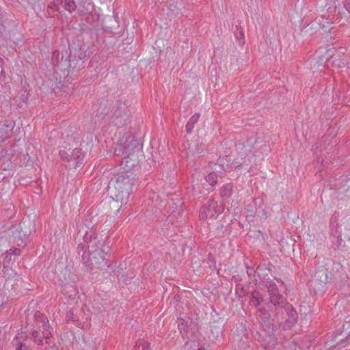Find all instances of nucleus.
Segmentation results:
<instances>
[{
  "label": "nucleus",
  "instance_id": "7",
  "mask_svg": "<svg viewBox=\"0 0 350 350\" xmlns=\"http://www.w3.org/2000/svg\"><path fill=\"white\" fill-rule=\"evenodd\" d=\"M266 286L269 295V302L267 303L268 308L273 312L280 306L286 304L287 301L285 297L280 294L278 286L273 282H267Z\"/></svg>",
  "mask_w": 350,
  "mask_h": 350
},
{
  "label": "nucleus",
  "instance_id": "6",
  "mask_svg": "<svg viewBox=\"0 0 350 350\" xmlns=\"http://www.w3.org/2000/svg\"><path fill=\"white\" fill-rule=\"evenodd\" d=\"M273 312H274L273 318L278 322L285 320L290 325H294L297 323L298 314L295 308L287 301L286 304L275 309Z\"/></svg>",
  "mask_w": 350,
  "mask_h": 350
},
{
  "label": "nucleus",
  "instance_id": "24",
  "mask_svg": "<svg viewBox=\"0 0 350 350\" xmlns=\"http://www.w3.org/2000/svg\"><path fill=\"white\" fill-rule=\"evenodd\" d=\"M338 184H336V186L340 185L341 187H347V188L350 187V174L342 176L338 180Z\"/></svg>",
  "mask_w": 350,
  "mask_h": 350
},
{
  "label": "nucleus",
  "instance_id": "25",
  "mask_svg": "<svg viewBox=\"0 0 350 350\" xmlns=\"http://www.w3.org/2000/svg\"><path fill=\"white\" fill-rule=\"evenodd\" d=\"M66 318L68 323L71 322L75 323L79 321L78 316L75 314L72 310H69L66 312Z\"/></svg>",
  "mask_w": 350,
  "mask_h": 350
},
{
  "label": "nucleus",
  "instance_id": "28",
  "mask_svg": "<svg viewBox=\"0 0 350 350\" xmlns=\"http://www.w3.org/2000/svg\"><path fill=\"white\" fill-rule=\"evenodd\" d=\"M59 156L62 160L70 162V154H69L67 151L60 150Z\"/></svg>",
  "mask_w": 350,
  "mask_h": 350
},
{
  "label": "nucleus",
  "instance_id": "12",
  "mask_svg": "<svg viewBox=\"0 0 350 350\" xmlns=\"http://www.w3.org/2000/svg\"><path fill=\"white\" fill-rule=\"evenodd\" d=\"M28 340L29 336L27 334L20 333L14 338L12 345L16 347L15 350H28L29 349Z\"/></svg>",
  "mask_w": 350,
  "mask_h": 350
},
{
  "label": "nucleus",
  "instance_id": "27",
  "mask_svg": "<svg viewBox=\"0 0 350 350\" xmlns=\"http://www.w3.org/2000/svg\"><path fill=\"white\" fill-rule=\"evenodd\" d=\"M178 328L179 329L182 330L185 328L186 326H187V321L185 320V318L180 316V317L178 318Z\"/></svg>",
  "mask_w": 350,
  "mask_h": 350
},
{
  "label": "nucleus",
  "instance_id": "37",
  "mask_svg": "<svg viewBox=\"0 0 350 350\" xmlns=\"http://www.w3.org/2000/svg\"><path fill=\"white\" fill-rule=\"evenodd\" d=\"M344 6L345 9L350 13V0H345Z\"/></svg>",
  "mask_w": 350,
  "mask_h": 350
},
{
  "label": "nucleus",
  "instance_id": "17",
  "mask_svg": "<svg viewBox=\"0 0 350 350\" xmlns=\"http://www.w3.org/2000/svg\"><path fill=\"white\" fill-rule=\"evenodd\" d=\"M334 244L336 246V248L338 250H343L347 247L350 244V238H347L346 237L344 239L342 238V235L340 234L336 237V241H334Z\"/></svg>",
  "mask_w": 350,
  "mask_h": 350
},
{
  "label": "nucleus",
  "instance_id": "15",
  "mask_svg": "<svg viewBox=\"0 0 350 350\" xmlns=\"http://www.w3.org/2000/svg\"><path fill=\"white\" fill-rule=\"evenodd\" d=\"M189 149L196 154H202L205 152L206 145L204 139L198 137L195 142L189 145Z\"/></svg>",
  "mask_w": 350,
  "mask_h": 350
},
{
  "label": "nucleus",
  "instance_id": "26",
  "mask_svg": "<svg viewBox=\"0 0 350 350\" xmlns=\"http://www.w3.org/2000/svg\"><path fill=\"white\" fill-rule=\"evenodd\" d=\"M235 293L239 297H242L245 295L246 291L243 285L237 284L235 288Z\"/></svg>",
  "mask_w": 350,
  "mask_h": 350
},
{
  "label": "nucleus",
  "instance_id": "44",
  "mask_svg": "<svg viewBox=\"0 0 350 350\" xmlns=\"http://www.w3.org/2000/svg\"><path fill=\"white\" fill-rule=\"evenodd\" d=\"M31 1H33V2H36L37 0H31Z\"/></svg>",
  "mask_w": 350,
  "mask_h": 350
},
{
  "label": "nucleus",
  "instance_id": "11",
  "mask_svg": "<svg viewBox=\"0 0 350 350\" xmlns=\"http://www.w3.org/2000/svg\"><path fill=\"white\" fill-rule=\"evenodd\" d=\"M247 142L253 145L254 148V155L256 157H259L263 154H267L270 150L267 142L262 139L259 140V137H257L254 142L249 139Z\"/></svg>",
  "mask_w": 350,
  "mask_h": 350
},
{
  "label": "nucleus",
  "instance_id": "2",
  "mask_svg": "<svg viewBox=\"0 0 350 350\" xmlns=\"http://www.w3.org/2000/svg\"><path fill=\"white\" fill-rule=\"evenodd\" d=\"M143 142L141 137L131 133H125L119 140L118 146L115 149L116 155H120L124 159L127 167L135 165L136 161L135 154L142 151Z\"/></svg>",
  "mask_w": 350,
  "mask_h": 350
},
{
  "label": "nucleus",
  "instance_id": "3",
  "mask_svg": "<svg viewBox=\"0 0 350 350\" xmlns=\"http://www.w3.org/2000/svg\"><path fill=\"white\" fill-rule=\"evenodd\" d=\"M138 180L135 175L131 171H127L122 173L113 181L109 182V188L111 185L113 187L116 192L114 196L116 201L123 202L126 201L133 191V187L137 183Z\"/></svg>",
  "mask_w": 350,
  "mask_h": 350
},
{
  "label": "nucleus",
  "instance_id": "16",
  "mask_svg": "<svg viewBox=\"0 0 350 350\" xmlns=\"http://www.w3.org/2000/svg\"><path fill=\"white\" fill-rule=\"evenodd\" d=\"M84 154L80 148H75L70 154V162H73L72 165L76 167L83 163Z\"/></svg>",
  "mask_w": 350,
  "mask_h": 350
},
{
  "label": "nucleus",
  "instance_id": "21",
  "mask_svg": "<svg viewBox=\"0 0 350 350\" xmlns=\"http://www.w3.org/2000/svg\"><path fill=\"white\" fill-rule=\"evenodd\" d=\"M234 35L240 45L243 46L245 44V34L243 29L241 27L236 25Z\"/></svg>",
  "mask_w": 350,
  "mask_h": 350
},
{
  "label": "nucleus",
  "instance_id": "30",
  "mask_svg": "<svg viewBox=\"0 0 350 350\" xmlns=\"http://www.w3.org/2000/svg\"><path fill=\"white\" fill-rule=\"evenodd\" d=\"M144 342V340H138L133 347V350H142L143 347V345Z\"/></svg>",
  "mask_w": 350,
  "mask_h": 350
},
{
  "label": "nucleus",
  "instance_id": "31",
  "mask_svg": "<svg viewBox=\"0 0 350 350\" xmlns=\"http://www.w3.org/2000/svg\"><path fill=\"white\" fill-rule=\"evenodd\" d=\"M114 18V20L116 21V22H119L120 20H122L124 21H125L126 19V18H123V16H122L121 18L119 16V12H116L115 10L113 11V16H112Z\"/></svg>",
  "mask_w": 350,
  "mask_h": 350
},
{
  "label": "nucleus",
  "instance_id": "32",
  "mask_svg": "<svg viewBox=\"0 0 350 350\" xmlns=\"http://www.w3.org/2000/svg\"><path fill=\"white\" fill-rule=\"evenodd\" d=\"M8 252H10V255L19 256L21 253V250L18 248H11Z\"/></svg>",
  "mask_w": 350,
  "mask_h": 350
},
{
  "label": "nucleus",
  "instance_id": "13",
  "mask_svg": "<svg viewBox=\"0 0 350 350\" xmlns=\"http://www.w3.org/2000/svg\"><path fill=\"white\" fill-rule=\"evenodd\" d=\"M36 317L37 318L38 323H42V327L43 329L42 336L43 337L44 339L46 340V342H47L46 340L49 339L52 336V333L49 323V320L42 314H40L38 316L36 315Z\"/></svg>",
  "mask_w": 350,
  "mask_h": 350
},
{
  "label": "nucleus",
  "instance_id": "33",
  "mask_svg": "<svg viewBox=\"0 0 350 350\" xmlns=\"http://www.w3.org/2000/svg\"><path fill=\"white\" fill-rule=\"evenodd\" d=\"M242 160H243V159L237 158V159L234 160V161L232 162V165H233L234 167H239L243 163Z\"/></svg>",
  "mask_w": 350,
  "mask_h": 350
},
{
  "label": "nucleus",
  "instance_id": "39",
  "mask_svg": "<svg viewBox=\"0 0 350 350\" xmlns=\"http://www.w3.org/2000/svg\"><path fill=\"white\" fill-rule=\"evenodd\" d=\"M6 13L5 12H1L0 13V22H3V21H8V19L5 17L6 16Z\"/></svg>",
  "mask_w": 350,
  "mask_h": 350
},
{
  "label": "nucleus",
  "instance_id": "18",
  "mask_svg": "<svg viewBox=\"0 0 350 350\" xmlns=\"http://www.w3.org/2000/svg\"><path fill=\"white\" fill-rule=\"evenodd\" d=\"M233 186L231 183L224 185L220 189L221 198L225 200L228 199L232 193Z\"/></svg>",
  "mask_w": 350,
  "mask_h": 350
},
{
  "label": "nucleus",
  "instance_id": "4",
  "mask_svg": "<svg viewBox=\"0 0 350 350\" xmlns=\"http://www.w3.org/2000/svg\"><path fill=\"white\" fill-rule=\"evenodd\" d=\"M94 0H79V8L75 15V20L85 21L86 22H95L96 21H105V18H100L99 16L95 18Z\"/></svg>",
  "mask_w": 350,
  "mask_h": 350
},
{
  "label": "nucleus",
  "instance_id": "10",
  "mask_svg": "<svg viewBox=\"0 0 350 350\" xmlns=\"http://www.w3.org/2000/svg\"><path fill=\"white\" fill-rule=\"evenodd\" d=\"M332 24V23H326V25L321 23H307L301 28V31L312 35L314 33L313 29L315 31L319 29L320 33L324 35L325 33L331 32L334 29V27L331 26Z\"/></svg>",
  "mask_w": 350,
  "mask_h": 350
},
{
  "label": "nucleus",
  "instance_id": "43",
  "mask_svg": "<svg viewBox=\"0 0 350 350\" xmlns=\"http://www.w3.org/2000/svg\"><path fill=\"white\" fill-rule=\"evenodd\" d=\"M259 311L260 312V313L262 314H264L265 313V309H260Z\"/></svg>",
  "mask_w": 350,
  "mask_h": 350
},
{
  "label": "nucleus",
  "instance_id": "19",
  "mask_svg": "<svg viewBox=\"0 0 350 350\" xmlns=\"http://www.w3.org/2000/svg\"><path fill=\"white\" fill-rule=\"evenodd\" d=\"M250 299L252 305L255 307H258L264 301L262 296L260 295V292L257 291H254L251 293Z\"/></svg>",
  "mask_w": 350,
  "mask_h": 350
},
{
  "label": "nucleus",
  "instance_id": "23",
  "mask_svg": "<svg viewBox=\"0 0 350 350\" xmlns=\"http://www.w3.org/2000/svg\"><path fill=\"white\" fill-rule=\"evenodd\" d=\"M217 178L218 176L217 173L211 172L205 177V179L211 186L214 187L217 183Z\"/></svg>",
  "mask_w": 350,
  "mask_h": 350
},
{
  "label": "nucleus",
  "instance_id": "9",
  "mask_svg": "<svg viewBox=\"0 0 350 350\" xmlns=\"http://www.w3.org/2000/svg\"><path fill=\"white\" fill-rule=\"evenodd\" d=\"M327 271L326 269H319L312 275L310 281V285L314 291H321L324 286L328 282Z\"/></svg>",
  "mask_w": 350,
  "mask_h": 350
},
{
  "label": "nucleus",
  "instance_id": "41",
  "mask_svg": "<svg viewBox=\"0 0 350 350\" xmlns=\"http://www.w3.org/2000/svg\"><path fill=\"white\" fill-rule=\"evenodd\" d=\"M232 280L234 281L235 282H238L241 280V278H240L239 275H234L232 277Z\"/></svg>",
  "mask_w": 350,
  "mask_h": 350
},
{
  "label": "nucleus",
  "instance_id": "36",
  "mask_svg": "<svg viewBox=\"0 0 350 350\" xmlns=\"http://www.w3.org/2000/svg\"><path fill=\"white\" fill-rule=\"evenodd\" d=\"M255 272V270L252 267H247V273L249 276L254 275Z\"/></svg>",
  "mask_w": 350,
  "mask_h": 350
},
{
  "label": "nucleus",
  "instance_id": "14",
  "mask_svg": "<svg viewBox=\"0 0 350 350\" xmlns=\"http://www.w3.org/2000/svg\"><path fill=\"white\" fill-rule=\"evenodd\" d=\"M55 5L57 6L58 10L64 9L68 11L69 14H72L76 11L77 5L74 0H54Z\"/></svg>",
  "mask_w": 350,
  "mask_h": 350
},
{
  "label": "nucleus",
  "instance_id": "40",
  "mask_svg": "<svg viewBox=\"0 0 350 350\" xmlns=\"http://www.w3.org/2000/svg\"><path fill=\"white\" fill-rule=\"evenodd\" d=\"M335 64L338 67H341L345 65V64L340 59H337L335 62Z\"/></svg>",
  "mask_w": 350,
  "mask_h": 350
},
{
  "label": "nucleus",
  "instance_id": "38",
  "mask_svg": "<svg viewBox=\"0 0 350 350\" xmlns=\"http://www.w3.org/2000/svg\"><path fill=\"white\" fill-rule=\"evenodd\" d=\"M142 350H150V344L147 341L144 340L143 347Z\"/></svg>",
  "mask_w": 350,
  "mask_h": 350
},
{
  "label": "nucleus",
  "instance_id": "1",
  "mask_svg": "<svg viewBox=\"0 0 350 350\" xmlns=\"http://www.w3.org/2000/svg\"><path fill=\"white\" fill-rule=\"evenodd\" d=\"M77 238L83 239L77 250L85 266L90 269H103L109 267L106 256L110 251V247L108 245L109 236L107 232L92 230L82 232L80 230Z\"/></svg>",
  "mask_w": 350,
  "mask_h": 350
},
{
  "label": "nucleus",
  "instance_id": "22",
  "mask_svg": "<svg viewBox=\"0 0 350 350\" xmlns=\"http://www.w3.org/2000/svg\"><path fill=\"white\" fill-rule=\"evenodd\" d=\"M43 337L36 330L32 331L30 334V340L33 341L38 345H43Z\"/></svg>",
  "mask_w": 350,
  "mask_h": 350
},
{
  "label": "nucleus",
  "instance_id": "34",
  "mask_svg": "<svg viewBox=\"0 0 350 350\" xmlns=\"http://www.w3.org/2000/svg\"><path fill=\"white\" fill-rule=\"evenodd\" d=\"M266 328L265 329L267 331L269 334L273 332V326L271 325L269 320H267V325L266 324Z\"/></svg>",
  "mask_w": 350,
  "mask_h": 350
},
{
  "label": "nucleus",
  "instance_id": "8",
  "mask_svg": "<svg viewBox=\"0 0 350 350\" xmlns=\"http://www.w3.org/2000/svg\"><path fill=\"white\" fill-rule=\"evenodd\" d=\"M222 212V208L218 206L217 202L214 200L208 201L204 204L200 210L199 217L201 220L206 219H215Z\"/></svg>",
  "mask_w": 350,
  "mask_h": 350
},
{
  "label": "nucleus",
  "instance_id": "5",
  "mask_svg": "<svg viewBox=\"0 0 350 350\" xmlns=\"http://www.w3.org/2000/svg\"><path fill=\"white\" fill-rule=\"evenodd\" d=\"M111 118L114 125L122 127L125 125L129 118V110L124 102L116 101L111 110Z\"/></svg>",
  "mask_w": 350,
  "mask_h": 350
},
{
  "label": "nucleus",
  "instance_id": "29",
  "mask_svg": "<svg viewBox=\"0 0 350 350\" xmlns=\"http://www.w3.org/2000/svg\"><path fill=\"white\" fill-rule=\"evenodd\" d=\"M336 51V49L334 47H331L327 49L325 55L327 56V60H328L329 58L332 57V56L334 55V53Z\"/></svg>",
  "mask_w": 350,
  "mask_h": 350
},
{
  "label": "nucleus",
  "instance_id": "20",
  "mask_svg": "<svg viewBox=\"0 0 350 350\" xmlns=\"http://www.w3.org/2000/svg\"><path fill=\"white\" fill-rule=\"evenodd\" d=\"M200 113H196L191 117L186 125V131L187 133H191L193 131L195 124L198 121Z\"/></svg>",
  "mask_w": 350,
  "mask_h": 350
},
{
  "label": "nucleus",
  "instance_id": "42",
  "mask_svg": "<svg viewBox=\"0 0 350 350\" xmlns=\"http://www.w3.org/2000/svg\"><path fill=\"white\" fill-rule=\"evenodd\" d=\"M4 126H7V125L5 124V123H0V127L1 129H3Z\"/></svg>",
  "mask_w": 350,
  "mask_h": 350
},
{
  "label": "nucleus",
  "instance_id": "35",
  "mask_svg": "<svg viewBox=\"0 0 350 350\" xmlns=\"http://www.w3.org/2000/svg\"><path fill=\"white\" fill-rule=\"evenodd\" d=\"M12 260V256L10 254V252L7 251L5 252V256L4 258V261H3V263L4 265L7 262H8V261H10Z\"/></svg>",
  "mask_w": 350,
  "mask_h": 350
}]
</instances>
